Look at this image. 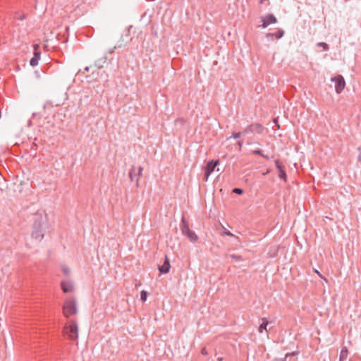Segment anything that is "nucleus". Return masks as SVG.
I'll use <instances>...</instances> for the list:
<instances>
[{"instance_id":"obj_1","label":"nucleus","mask_w":361,"mask_h":361,"mask_svg":"<svg viewBox=\"0 0 361 361\" xmlns=\"http://www.w3.org/2000/svg\"><path fill=\"white\" fill-rule=\"evenodd\" d=\"M63 334L71 341H76L78 338V325L76 321L71 319L67 322L63 327Z\"/></svg>"},{"instance_id":"obj_2","label":"nucleus","mask_w":361,"mask_h":361,"mask_svg":"<svg viewBox=\"0 0 361 361\" xmlns=\"http://www.w3.org/2000/svg\"><path fill=\"white\" fill-rule=\"evenodd\" d=\"M63 314L68 318L71 316L75 315L78 312L77 302L73 298H68L63 305Z\"/></svg>"},{"instance_id":"obj_3","label":"nucleus","mask_w":361,"mask_h":361,"mask_svg":"<svg viewBox=\"0 0 361 361\" xmlns=\"http://www.w3.org/2000/svg\"><path fill=\"white\" fill-rule=\"evenodd\" d=\"M142 171L143 168L142 166L136 168L135 166H133L130 170L129 178L131 181L135 180L137 187L139 185V178L142 175Z\"/></svg>"},{"instance_id":"obj_4","label":"nucleus","mask_w":361,"mask_h":361,"mask_svg":"<svg viewBox=\"0 0 361 361\" xmlns=\"http://www.w3.org/2000/svg\"><path fill=\"white\" fill-rule=\"evenodd\" d=\"M331 80L335 82V90L336 93H341L345 86V82L343 77L341 75H338L336 77L331 78Z\"/></svg>"},{"instance_id":"obj_5","label":"nucleus","mask_w":361,"mask_h":361,"mask_svg":"<svg viewBox=\"0 0 361 361\" xmlns=\"http://www.w3.org/2000/svg\"><path fill=\"white\" fill-rule=\"evenodd\" d=\"M32 238L36 240H41L44 237V233L42 228V225L40 223L35 222L33 226V229L32 231Z\"/></svg>"},{"instance_id":"obj_6","label":"nucleus","mask_w":361,"mask_h":361,"mask_svg":"<svg viewBox=\"0 0 361 361\" xmlns=\"http://www.w3.org/2000/svg\"><path fill=\"white\" fill-rule=\"evenodd\" d=\"M219 164L218 160L216 161H210L207 163L205 169H204V180H207L209 176L211 173L214 171L216 166Z\"/></svg>"},{"instance_id":"obj_7","label":"nucleus","mask_w":361,"mask_h":361,"mask_svg":"<svg viewBox=\"0 0 361 361\" xmlns=\"http://www.w3.org/2000/svg\"><path fill=\"white\" fill-rule=\"evenodd\" d=\"M130 39V29L128 28L124 31L123 34L121 35L120 42H118V45L115 47V48H121L126 46Z\"/></svg>"},{"instance_id":"obj_8","label":"nucleus","mask_w":361,"mask_h":361,"mask_svg":"<svg viewBox=\"0 0 361 361\" xmlns=\"http://www.w3.org/2000/svg\"><path fill=\"white\" fill-rule=\"evenodd\" d=\"M61 286L62 290L66 293H72L75 288L73 283L70 280L61 281Z\"/></svg>"},{"instance_id":"obj_9","label":"nucleus","mask_w":361,"mask_h":361,"mask_svg":"<svg viewBox=\"0 0 361 361\" xmlns=\"http://www.w3.org/2000/svg\"><path fill=\"white\" fill-rule=\"evenodd\" d=\"M262 27L265 28L271 23H276L277 22V19L273 14H268L266 17L262 18Z\"/></svg>"},{"instance_id":"obj_10","label":"nucleus","mask_w":361,"mask_h":361,"mask_svg":"<svg viewBox=\"0 0 361 361\" xmlns=\"http://www.w3.org/2000/svg\"><path fill=\"white\" fill-rule=\"evenodd\" d=\"M171 268L169 260L167 256H165V260L161 266H159L158 269L161 274H167Z\"/></svg>"},{"instance_id":"obj_11","label":"nucleus","mask_w":361,"mask_h":361,"mask_svg":"<svg viewBox=\"0 0 361 361\" xmlns=\"http://www.w3.org/2000/svg\"><path fill=\"white\" fill-rule=\"evenodd\" d=\"M275 165L277 169L279 170V177L283 180L284 181H286V173L284 169H283L282 165L279 162V160H275Z\"/></svg>"},{"instance_id":"obj_12","label":"nucleus","mask_w":361,"mask_h":361,"mask_svg":"<svg viewBox=\"0 0 361 361\" xmlns=\"http://www.w3.org/2000/svg\"><path fill=\"white\" fill-rule=\"evenodd\" d=\"M180 230H181L182 234L185 236H187V235H188V233L191 231L189 228V226H188L187 221L185 220V219L183 217L181 220Z\"/></svg>"},{"instance_id":"obj_13","label":"nucleus","mask_w":361,"mask_h":361,"mask_svg":"<svg viewBox=\"0 0 361 361\" xmlns=\"http://www.w3.org/2000/svg\"><path fill=\"white\" fill-rule=\"evenodd\" d=\"M180 230H181L182 234L185 236H187V235H188V233L191 231L189 228V226H188L187 221L185 220V219L183 217L181 220Z\"/></svg>"},{"instance_id":"obj_14","label":"nucleus","mask_w":361,"mask_h":361,"mask_svg":"<svg viewBox=\"0 0 361 361\" xmlns=\"http://www.w3.org/2000/svg\"><path fill=\"white\" fill-rule=\"evenodd\" d=\"M40 51H34L33 57L30 61V64L31 66L35 67L38 65L39 61L40 59Z\"/></svg>"},{"instance_id":"obj_15","label":"nucleus","mask_w":361,"mask_h":361,"mask_svg":"<svg viewBox=\"0 0 361 361\" xmlns=\"http://www.w3.org/2000/svg\"><path fill=\"white\" fill-rule=\"evenodd\" d=\"M284 35V31L281 29H279L276 32L274 33H268L267 34V37H275L276 39L281 38Z\"/></svg>"},{"instance_id":"obj_16","label":"nucleus","mask_w":361,"mask_h":361,"mask_svg":"<svg viewBox=\"0 0 361 361\" xmlns=\"http://www.w3.org/2000/svg\"><path fill=\"white\" fill-rule=\"evenodd\" d=\"M348 356V350L347 347L344 346L342 348L340 356H339V361H346Z\"/></svg>"},{"instance_id":"obj_17","label":"nucleus","mask_w":361,"mask_h":361,"mask_svg":"<svg viewBox=\"0 0 361 361\" xmlns=\"http://www.w3.org/2000/svg\"><path fill=\"white\" fill-rule=\"evenodd\" d=\"M106 57H102L101 59H99V60H97V61H95L94 63V66L96 67H97L98 68H101L104 66V64L106 63Z\"/></svg>"},{"instance_id":"obj_18","label":"nucleus","mask_w":361,"mask_h":361,"mask_svg":"<svg viewBox=\"0 0 361 361\" xmlns=\"http://www.w3.org/2000/svg\"><path fill=\"white\" fill-rule=\"evenodd\" d=\"M187 237L192 243L196 242L198 238L196 233L192 231H190L188 235H187Z\"/></svg>"},{"instance_id":"obj_19","label":"nucleus","mask_w":361,"mask_h":361,"mask_svg":"<svg viewBox=\"0 0 361 361\" xmlns=\"http://www.w3.org/2000/svg\"><path fill=\"white\" fill-rule=\"evenodd\" d=\"M252 127L254 132H257L258 133H261L264 129L263 126L259 123L252 124Z\"/></svg>"},{"instance_id":"obj_20","label":"nucleus","mask_w":361,"mask_h":361,"mask_svg":"<svg viewBox=\"0 0 361 361\" xmlns=\"http://www.w3.org/2000/svg\"><path fill=\"white\" fill-rule=\"evenodd\" d=\"M262 321H263L262 323L260 324V326L259 327V333H262L263 330H267V326L269 324L268 322L265 319H263Z\"/></svg>"},{"instance_id":"obj_21","label":"nucleus","mask_w":361,"mask_h":361,"mask_svg":"<svg viewBox=\"0 0 361 361\" xmlns=\"http://www.w3.org/2000/svg\"><path fill=\"white\" fill-rule=\"evenodd\" d=\"M252 153L255 154L260 155L261 157H262L263 158H264L266 159H269V156L264 154L262 150H261L259 149L253 150Z\"/></svg>"},{"instance_id":"obj_22","label":"nucleus","mask_w":361,"mask_h":361,"mask_svg":"<svg viewBox=\"0 0 361 361\" xmlns=\"http://www.w3.org/2000/svg\"><path fill=\"white\" fill-rule=\"evenodd\" d=\"M254 130H253V127H252V125H250L248 126H247L245 130L243 131V135H246V134H248V133H253Z\"/></svg>"},{"instance_id":"obj_23","label":"nucleus","mask_w":361,"mask_h":361,"mask_svg":"<svg viewBox=\"0 0 361 361\" xmlns=\"http://www.w3.org/2000/svg\"><path fill=\"white\" fill-rule=\"evenodd\" d=\"M148 293L145 290H142L140 293V299L142 302H145L147 298Z\"/></svg>"},{"instance_id":"obj_24","label":"nucleus","mask_w":361,"mask_h":361,"mask_svg":"<svg viewBox=\"0 0 361 361\" xmlns=\"http://www.w3.org/2000/svg\"><path fill=\"white\" fill-rule=\"evenodd\" d=\"M317 47H322L324 51L329 50V45L325 42H319Z\"/></svg>"},{"instance_id":"obj_25","label":"nucleus","mask_w":361,"mask_h":361,"mask_svg":"<svg viewBox=\"0 0 361 361\" xmlns=\"http://www.w3.org/2000/svg\"><path fill=\"white\" fill-rule=\"evenodd\" d=\"M229 257H231L233 259H235L236 261H241L243 260V258L240 255H235L234 254H231L228 255Z\"/></svg>"},{"instance_id":"obj_26","label":"nucleus","mask_w":361,"mask_h":361,"mask_svg":"<svg viewBox=\"0 0 361 361\" xmlns=\"http://www.w3.org/2000/svg\"><path fill=\"white\" fill-rule=\"evenodd\" d=\"M243 132L234 133H233V135H232L231 137H229L228 139H230V138H231V137H233V138H235V139L239 138V137H240L242 135H243Z\"/></svg>"},{"instance_id":"obj_27","label":"nucleus","mask_w":361,"mask_h":361,"mask_svg":"<svg viewBox=\"0 0 361 361\" xmlns=\"http://www.w3.org/2000/svg\"><path fill=\"white\" fill-rule=\"evenodd\" d=\"M233 192L234 193H236V194H238V195H241L243 193V190L240 189V188H234Z\"/></svg>"},{"instance_id":"obj_28","label":"nucleus","mask_w":361,"mask_h":361,"mask_svg":"<svg viewBox=\"0 0 361 361\" xmlns=\"http://www.w3.org/2000/svg\"><path fill=\"white\" fill-rule=\"evenodd\" d=\"M289 355V354H286L285 357L283 358H275L274 360H273L272 361H286V357Z\"/></svg>"},{"instance_id":"obj_29","label":"nucleus","mask_w":361,"mask_h":361,"mask_svg":"<svg viewBox=\"0 0 361 361\" xmlns=\"http://www.w3.org/2000/svg\"><path fill=\"white\" fill-rule=\"evenodd\" d=\"M33 49H34L35 51H39V45L38 44H33Z\"/></svg>"},{"instance_id":"obj_30","label":"nucleus","mask_w":361,"mask_h":361,"mask_svg":"<svg viewBox=\"0 0 361 361\" xmlns=\"http://www.w3.org/2000/svg\"><path fill=\"white\" fill-rule=\"evenodd\" d=\"M16 18L18 20H22L25 19V16H24V15H23V16L18 15V13H16Z\"/></svg>"},{"instance_id":"obj_31","label":"nucleus","mask_w":361,"mask_h":361,"mask_svg":"<svg viewBox=\"0 0 361 361\" xmlns=\"http://www.w3.org/2000/svg\"><path fill=\"white\" fill-rule=\"evenodd\" d=\"M358 151L360 152V154L357 157V161H361V146L357 148Z\"/></svg>"},{"instance_id":"obj_32","label":"nucleus","mask_w":361,"mask_h":361,"mask_svg":"<svg viewBox=\"0 0 361 361\" xmlns=\"http://www.w3.org/2000/svg\"><path fill=\"white\" fill-rule=\"evenodd\" d=\"M223 235H228V236H234V235L230 232V231H224L223 233Z\"/></svg>"},{"instance_id":"obj_33","label":"nucleus","mask_w":361,"mask_h":361,"mask_svg":"<svg viewBox=\"0 0 361 361\" xmlns=\"http://www.w3.org/2000/svg\"><path fill=\"white\" fill-rule=\"evenodd\" d=\"M201 353L203 355H207L208 354V352H207V349L205 348H204L202 349Z\"/></svg>"},{"instance_id":"obj_34","label":"nucleus","mask_w":361,"mask_h":361,"mask_svg":"<svg viewBox=\"0 0 361 361\" xmlns=\"http://www.w3.org/2000/svg\"><path fill=\"white\" fill-rule=\"evenodd\" d=\"M314 271L319 275L320 278L324 279V281H326V279L324 277H323L322 275L317 270L315 269Z\"/></svg>"},{"instance_id":"obj_35","label":"nucleus","mask_w":361,"mask_h":361,"mask_svg":"<svg viewBox=\"0 0 361 361\" xmlns=\"http://www.w3.org/2000/svg\"><path fill=\"white\" fill-rule=\"evenodd\" d=\"M63 271L66 274H68L69 273V269L68 268H63Z\"/></svg>"},{"instance_id":"obj_36","label":"nucleus","mask_w":361,"mask_h":361,"mask_svg":"<svg viewBox=\"0 0 361 361\" xmlns=\"http://www.w3.org/2000/svg\"><path fill=\"white\" fill-rule=\"evenodd\" d=\"M238 145L239 146V148L240 149L242 147V145H243V142L242 141H238Z\"/></svg>"},{"instance_id":"obj_37","label":"nucleus","mask_w":361,"mask_h":361,"mask_svg":"<svg viewBox=\"0 0 361 361\" xmlns=\"http://www.w3.org/2000/svg\"><path fill=\"white\" fill-rule=\"evenodd\" d=\"M217 360H218V361H222V360H223V358H222V357H218V358H217Z\"/></svg>"},{"instance_id":"obj_38","label":"nucleus","mask_w":361,"mask_h":361,"mask_svg":"<svg viewBox=\"0 0 361 361\" xmlns=\"http://www.w3.org/2000/svg\"><path fill=\"white\" fill-rule=\"evenodd\" d=\"M89 69H90V67H88V66H87V67H85V71H89Z\"/></svg>"}]
</instances>
